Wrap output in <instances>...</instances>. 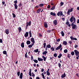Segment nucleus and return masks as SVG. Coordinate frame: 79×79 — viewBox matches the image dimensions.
Masks as SVG:
<instances>
[{
  "label": "nucleus",
  "mask_w": 79,
  "mask_h": 79,
  "mask_svg": "<svg viewBox=\"0 0 79 79\" xmlns=\"http://www.w3.org/2000/svg\"><path fill=\"white\" fill-rule=\"evenodd\" d=\"M69 43L70 44H72V41H69Z\"/></svg>",
  "instance_id": "obj_53"
},
{
  "label": "nucleus",
  "mask_w": 79,
  "mask_h": 79,
  "mask_svg": "<svg viewBox=\"0 0 79 79\" xmlns=\"http://www.w3.org/2000/svg\"><path fill=\"white\" fill-rule=\"evenodd\" d=\"M55 50H60V46L57 47Z\"/></svg>",
  "instance_id": "obj_33"
},
{
  "label": "nucleus",
  "mask_w": 79,
  "mask_h": 79,
  "mask_svg": "<svg viewBox=\"0 0 79 79\" xmlns=\"http://www.w3.org/2000/svg\"><path fill=\"white\" fill-rule=\"evenodd\" d=\"M33 61H34V62L36 63H38V60H33Z\"/></svg>",
  "instance_id": "obj_29"
},
{
  "label": "nucleus",
  "mask_w": 79,
  "mask_h": 79,
  "mask_svg": "<svg viewBox=\"0 0 79 79\" xmlns=\"http://www.w3.org/2000/svg\"><path fill=\"white\" fill-rule=\"evenodd\" d=\"M36 79H40V78H39V77H36Z\"/></svg>",
  "instance_id": "obj_63"
},
{
  "label": "nucleus",
  "mask_w": 79,
  "mask_h": 79,
  "mask_svg": "<svg viewBox=\"0 0 79 79\" xmlns=\"http://www.w3.org/2000/svg\"><path fill=\"white\" fill-rule=\"evenodd\" d=\"M21 45L22 48H24V42L22 43L21 44Z\"/></svg>",
  "instance_id": "obj_13"
},
{
  "label": "nucleus",
  "mask_w": 79,
  "mask_h": 79,
  "mask_svg": "<svg viewBox=\"0 0 79 79\" xmlns=\"http://www.w3.org/2000/svg\"><path fill=\"white\" fill-rule=\"evenodd\" d=\"M67 56L69 58L71 57V55L70 54H68L67 55Z\"/></svg>",
  "instance_id": "obj_38"
},
{
  "label": "nucleus",
  "mask_w": 79,
  "mask_h": 79,
  "mask_svg": "<svg viewBox=\"0 0 79 79\" xmlns=\"http://www.w3.org/2000/svg\"><path fill=\"white\" fill-rule=\"evenodd\" d=\"M25 58H27V52L26 53L25 55Z\"/></svg>",
  "instance_id": "obj_57"
},
{
  "label": "nucleus",
  "mask_w": 79,
  "mask_h": 79,
  "mask_svg": "<svg viewBox=\"0 0 79 79\" xmlns=\"http://www.w3.org/2000/svg\"><path fill=\"white\" fill-rule=\"evenodd\" d=\"M39 6L40 7H42V6H44V4H41L39 5Z\"/></svg>",
  "instance_id": "obj_31"
},
{
  "label": "nucleus",
  "mask_w": 79,
  "mask_h": 79,
  "mask_svg": "<svg viewBox=\"0 0 79 79\" xmlns=\"http://www.w3.org/2000/svg\"><path fill=\"white\" fill-rule=\"evenodd\" d=\"M40 11V8H39L36 11L37 13H39Z\"/></svg>",
  "instance_id": "obj_22"
},
{
  "label": "nucleus",
  "mask_w": 79,
  "mask_h": 79,
  "mask_svg": "<svg viewBox=\"0 0 79 79\" xmlns=\"http://www.w3.org/2000/svg\"><path fill=\"white\" fill-rule=\"evenodd\" d=\"M18 29L19 31V32H20L22 31L21 28L20 27H19Z\"/></svg>",
  "instance_id": "obj_20"
},
{
  "label": "nucleus",
  "mask_w": 79,
  "mask_h": 79,
  "mask_svg": "<svg viewBox=\"0 0 79 79\" xmlns=\"http://www.w3.org/2000/svg\"><path fill=\"white\" fill-rule=\"evenodd\" d=\"M5 32L6 34H8L10 33V31H9V30H8V29H7L6 30Z\"/></svg>",
  "instance_id": "obj_8"
},
{
  "label": "nucleus",
  "mask_w": 79,
  "mask_h": 79,
  "mask_svg": "<svg viewBox=\"0 0 79 79\" xmlns=\"http://www.w3.org/2000/svg\"><path fill=\"white\" fill-rule=\"evenodd\" d=\"M29 35L30 36L28 38H30V37H32V33H31V31H29Z\"/></svg>",
  "instance_id": "obj_15"
},
{
  "label": "nucleus",
  "mask_w": 79,
  "mask_h": 79,
  "mask_svg": "<svg viewBox=\"0 0 79 79\" xmlns=\"http://www.w3.org/2000/svg\"><path fill=\"white\" fill-rule=\"evenodd\" d=\"M3 54H4V55H6V51H4L3 52Z\"/></svg>",
  "instance_id": "obj_34"
},
{
  "label": "nucleus",
  "mask_w": 79,
  "mask_h": 79,
  "mask_svg": "<svg viewBox=\"0 0 79 79\" xmlns=\"http://www.w3.org/2000/svg\"><path fill=\"white\" fill-rule=\"evenodd\" d=\"M74 23H75L74 22H73L72 24H71V26L72 27V28L73 29H74L76 27H77V26L76 25L74 24Z\"/></svg>",
  "instance_id": "obj_2"
},
{
  "label": "nucleus",
  "mask_w": 79,
  "mask_h": 79,
  "mask_svg": "<svg viewBox=\"0 0 79 79\" xmlns=\"http://www.w3.org/2000/svg\"><path fill=\"white\" fill-rule=\"evenodd\" d=\"M60 6H63V5H64V3H63V2H61L60 3Z\"/></svg>",
  "instance_id": "obj_40"
},
{
  "label": "nucleus",
  "mask_w": 79,
  "mask_h": 79,
  "mask_svg": "<svg viewBox=\"0 0 79 79\" xmlns=\"http://www.w3.org/2000/svg\"><path fill=\"white\" fill-rule=\"evenodd\" d=\"M63 43L65 45H67V42L66 41H64Z\"/></svg>",
  "instance_id": "obj_28"
},
{
  "label": "nucleus",
  "mask_w": 79,
  "mask_h": 79,
  "mask_svg": "<svg viewBox=\"0 0 79 79\" xmlns=\"http://www.w3.org/2000/svg\"><path fill=\"white\" fill-rule=\"evenodd\" d=\"M77 23H79V19H78L77 20Z\"/></svg>",
  "instance_id": "obj_64"
},
{
  "label": "nucleus",
  "mask_w": 79,
  "mask_h": 79,
  "mask_svg": "<svg viewBox=\"0 0 79 79\" xmlns=\"http://www.w3.org/2000/svg\"><path fill=\"white\" fill-rule=\"evenodd\" d=\"M14 3H15V4H16V3H18V1H17V0L15 1H14Z\"/></svg>",
  "instance_id": "obj_49"
},
{
  "label": "nucleus",
  "mask_w": 79,
  "mask_h": 79,
  "mask_svg": "<svg viewBox=\"0 0 79 79\" xmlns=\"http://www.w3.org/2000/svg\"><path fill=\"white\" fill-rule=\"evenodd\" d=\"M28 35H29V33H28V32H26L24 35V37H28Z\"/></svg>",
  "instance_id": "obj_9"
},
{
  "label": "nucleus",
  "mask_w": 79,
  "mask_h": 79,
  "mask_svg": "<svg viewBox=\"0 0 79 79\" xmlns=\"http://www.w3.org/2000/svg\"><path fill=\"white\" fill-rule=\"evenodd\" d=\"M28 26H31V21H30L28 23Z\"/></svg>",
  "instance_id": "obj_36"
},
{
  "label": "nucleus",
  "mask_w": 79,
  "mask_h": 79,
  "mask_svg": "<svg viewBox=\"0 0 79 79\" xmlns=\"http://www.w3.org/2000/svg\"><path fill=\"white\" fill-rule=\"evenodd\" d=\"M57 42H60V38H59L57 40H56Z\"/></svg>",
  "instance_id": "obj_60"
},
{
  "label": "nucleus",
  "mask_w": 79,
  "mask_h": 79,
  "mask_svg": "<svg viewBox=\"0 0 79 79\" xmlns=\"http://www.w3.org/2000/svg\"><path fill=\"white\" fill-rule=\"evenodd\" d=\"M57 16H60V12H59L57 14Z\"/></svg>",
  "instance_id": "obj_58"
},
{
  "label": "nucleus",
  "mask_w": 79,
  "mask_h": 79,
  "mask_svg": "<svg viewBox=\"0 0 79 79\" xmlns=\"http://www.w3.org/2000/svg\"><path fill=\"white\" fill-rule=\"evenodd\" d=\"M31 41L32 42V43L35 44V41L34 40V38H32L31 39Z\"/></svg>",
  "instance_id": "obj_6"
},
{
  "label": "nucleus",
  "mask_w": 79,
  "mask_h": 79,
  "mask_svg": "<svg viewBox=\"0 0 79 79\" xmlns=\"http://www.w3.org/2000/svg\"><path fill=\"white\" fill-rule=\"evenodd\" d=\"M78 47V45H76L74 46V47H75V48H76Z\"/></svg>",
  "instance_id": "obj_54"
},
{
  "label": "nucleus",
  "mask_w": 79,
  "mask_h": 79,
  "mask_svg": "<svg viewBox=\"0 0 79 79\" xmlns=\"http://www.w3.org/2000/svg\"><path fill=\"white\" fill-rule=\"evenodd\" d=\"M71 55L73 56L74 55V52L72 51V52H71Z\"/></svg>",
  "instance_id": "obj_41"
},
{
  "label": "nucleus",
  "mask_w": 79,
  "mask_h": 79,
  "mask_svg": "<svg viewBox=\"0 0 79 79\" xmlns=\"http://www.w3.org/2000/svg\"><path fill=\"white\" fill-rule=\"evenodd\" d=\"M14 6L15 7V10H16V9L18 8V5H17V4H15Z\"/></svg>",
  "instance_id": "obj_17"
},
{
  "label": "nucleus",
  "mask_w": 79,
  "mask_h": 79,
  "mask_svg": "<svg viewBox=\"0 0 79 79\" xmlns=\"http://www.w3.org/2000/svg\"><path fill=\"white\" fill-rule=\"evenodd\" d=\"M55 6H53L52 7L51 9V10H54V9H55Z\"/></svg>",
  "instance_id": "obj_32"
},
{
  "label": "nucleus",
  "mask_w": 79,
  "mask_h": 79,
  "mask_svg": "<svg viewBox=\"0 0 79 79\" xmlns=\"http://www.w3.org/2000/svg\"><path fill=\"white\" fill-rule=\"evenodd\" d=\"M60 16H64V15L63 14V12L60 11Z\"/></svg>",
  "instance_id": "obj_19"
},
{
  "label": "nucleus",
  "mask_w": 79,
  "mask_h": 79,
  "mask_svg": "<svg viewBox=\"0 0 79 79\" xmlns=\"http://www.w3.org/2000/svg\"><path fill=\"white\" fill-rule=\"evenodd\" d=\"M38 52H39V49H35L34 51V52H35V53H37Z\"/></svg>",
  "instance_id": "obj_24"
},
{
  "label": "nucleus",
  "mask_w": 79,
  "mask_h": 79,
  "mask_svg": "<svg viewBox=\"0 0 79 79\" xmlns=\"http://www.w3.org/2000/svg\"><path fill=\"white\" fill-rule=\"evenodd\" d=\"M18 76H19V75H20V72H18L17 73Z\"/></svg>",
  "instance_id": "obj_39"
},
{
  "label": "nucleus",
  "mask_w": 79,
  "mask_h": 79,
  "mask_svg": "<svg viewBox=\"0 0 79 79\" xmlns=\"http://www.w3.org/2000/svg\"><path fill=\"white\" fill-rule=\"evenodd\" d=\"M54 56H55V57H56L57 56V54L56 53H55L54 54Z\"/></svg>",
  "instance_id": "obj_52"
},
{
  "label": "nucleus",
  "mask_w": 79,
  "mask_h": 79,
  "mask_svg": "<svg viewBox=\"0 0 79 79\" xmlns=\"http://www.w3.org/2000/svg\"><path fill=\"white\" fill-rule=\"evenodd\" d=\"M61 77L62 78H64V77H66V74H65V73H64V74H63L61 76Z\"/></svg>",
  "instance_id": "obj_18"
},
{
  "label": "nucleus",
  "mask_w": 79,
  "mask_h": 79,
  "mask_svg": "<svg viewBox=\"0 0 79 79\" xmlns=\"http://www.w3.org/2000/svg\"><path fill=\"white\" fill-rule=\"evenodd\" d=\"M38 35H39V37H42V34H40V33H39L38 34Z\"/></svg>",
  "instance_id": "obj_46"
},
{
  "label": "nucleus",
  "mask_w": 79,
  "mask_h": 79,
  "mask_svg": "<svg viewBox=\"0 0 79 79\" xmlns=\"http://www.w3.org/2000/svg\"><path fill=\"white\" fill-rule=\"evenodd\" d=\"M64 53H67V52H68V50L67 49H65L64 50Z\"/></svg>",
  "instance_id": "obj_43"
},
{
  "label": "nucleus",
  "mask_w": 79,
  "mask_h": 79,
  "mask_svg": "<svg viewBox=\"0 0 79 79\" xmlns=\"http://www.w3.org/2000/svg\"><path fill=\"white\" fill-rule=\"evenodd\" d=\"M28 22H27L26 23V28H27V27H28V26H29Z\"/></svg>",
  "instance_id": "obj_48"
},
{
  "label": "nucleus",
  "mask_w": 79,
  "mask_h": 79,
  "mask_svg": "<svg viewBox=\"0 0 79 79\" xmlns=\"http://www.w3.org/2000/svg\"><path fill=\"white\" fill-rule=\"evenodd\" d=\"M29 75L30 76H32V74H31V73H29Z\"/></svg>",
  "instance_id": "obj_61"
},
{
  "label": "nucleus",
  "mask_w": 79,
  "mask_h": 79,
  "mask_svg": "<svg viewBox=\"0 0 79 79\" xmlns=\"http://www.w3.org/2000/svg\"><path fill=\"white\" fill-rule=\"evenodd\" d=\"M23 73H20V74L19 76V78H20V79H22L23 78Z\"/></svg>",
  "instance_id": "obj_14"
},
{
  "label": "nucleus",
  "mask_w": 79,
  "mask_h": 79,
  "mask_svg": "<svg viewBox=\"0 0 79 79\" xmlns=\"http://www.w3.org/2000/svg\"><path fill=\"white\" fill-rule=\"evenodd\" d=\"M70 38L71 39V40H77V38H74L73 36H71L70 37Z\"/></svg>",
  "instance_id": "obj_5"
},
{
  "label": "nucleus",
  "mask_w": 79,
  "mask_h": 79,
  "mask_svg": "<svg viewBox=\"0 0 79 79\" xmlns=\"http://www.w3.org/2000/svg\"><path fill=\"white\" fill-rule=\"evenodd\" d=\"M38 60L39 61H42L44 60L42 58H40V57H38Z\"/></svg>",
  "instance_id": "obj_12"
},
{
  "label": "nucleus",
  "mask_w": 79,
  "mask_h": 79,
  "mask_svg": "<svg viewBox=\"0 0 79 79\" xmlns=\"http://www.w3.org/2000/svg\"><path fill=\"white\" fill-rule=\"evenodd\" d=\"M41 76L42 77L43 79H45V76H44V73H41Z\"/></svg>",
  "instance_id": "obj_27"
},
{
  "label": "nucleus",
  "mask_w": 79,
  "mask_h": 79,
  "mask_svg": "<svg viewBox=\"0 0 79 79\" xmlns=\"http://www.w3.org/2000/svg\"><path fill=\"white\" fill-rule=\"evenodd\" d=\"M3 42V41L2 39H0V43H2Z\"/></svg>",
  "instance_id": "obj_55"
},
{
  "label": "nucleus",
  "mask_w": 79,
  "mask_h": 79,
  "mask_svg": "<svg viewBox=\"0 0 79 79\" xmlns=\"http://www.w3.org/2000/svg\"><path fill=\"white\" fill-rule=\"evenodd\" d=\"M28 48H31V47H32V45H31V44L29 45L28 46Z\"/></svg>",
  "instance_id": "obj_45"
},
{
  "label": "nucleus",
  "mask_w": 79,
  "mask_h": 79,
  "mask_svg": "<svg viewBox=\"0 0 79 79\" xmlns=\"http://www.w3.org/2000/svg\"><path fill=\"white\" fill-rule=\"evenodd\" d=\"M12 15H13V18H15V17H16V15H15V14L12 13Z\"/></svg>",
  "instance_id": "obj_50"
},
{
  "label": "nucleus",
  "mask_w": 79,
  "mask_h": 79,
  "mask_svg": "<svg viewBox=\"0 0 79 79\" xmlns=\"http://www.w3.org/2000/svg\"><path fill=\"white\" fill-rule=\"evenodd\" d=\"M70 21L71 23H73V21L74 23H76V19L73 16H72L70 19Z\"/></svg>",
  "instance_id": "obj_1"
},
{
  "label": "nucleus",
  "mask_w": 79,
  "mask_h": 79,
  "mask_svg": "<svg viewBox=\"0 0 79 79\" xmlns=\"http://www.w3.org/2000/svg\"><path fill=\"white\" fill-rule=\"evenodd\" d=\"M21 6H22V4H21V3H20L19 5V6L21 8Z\"/></svg>",
  "instance_id": "obj_47"
},
{
  "label": "nucleus",
  "mask_w": 79,
  "mask_h": 79,
  "mask_svg": "<svg viewBox=\"0 0 79 79\" xmlns=\"http://www.w3.org/2000/svg\"><path fill=\"white\" fill-rule=\"evenodd\" d=\"M74 52L75 53V54L76 55V56H78V57H79V51H77V50H75L74 51Z\"/></svg>",
  "instance_id": "obj_3"
},
{
  "label": "nucleus",
  "mask_w": 79,
  "mask_h": 79,
  "mask_svg": "<svg viewBox=\"0 0 79 79\" xmlns=\"http://www.w3.org/2000/svg\"><path fill=\"white\" fill-rule=\"evenodd\" d=\"M44 26L45 28H47V27H48L47 23H46V22H44Z\"/></svg>",
  "instance_id": "obj_11"
},
{
  "label": "nucleus",
  "mask_w": 79,
  "mask_h": 79,
  "mask_svg": "<svg viewBox=\"0 0 79 79\" xmlns=\"http://www.w3.org/2000/svg\"><path fill=\"white\" fill-rule=\"evenodd\" d=\"M73 10V8H71V9H69L68 10V11L67 13V15H69L70 13V12H72V11Z\"/></svg>",
  "instance_id": "obj_4"
},
{
  "label": "nucleus",
  "mask_w": 79,
  "mask_h": 79,
  "mask_svg": "<svg viewBox=\"0 0 79 79\" xmlns=\"http://www.w3.org/2000/svg\"><path fill=\"white\" fill-rule=\"evenodd\" d=\"M61 34L62 36H64V32H63V31H62L61 32Z\"/></svg>",
  "instance_id": "obj_30"
},
{
  "label": "nucleus",
  "mask_w": 79,
  "mask_h": 79,
  "mask_svg": "<svg viewBox=\"0 0 79 79\" xmlns=\"http://www.w3.org/2000/svg\"><path fill=\"white\" fill-rule=\"evenodd\" d=\"M43 45H44V48H45V47H46V43H44L43 44Z\"/></svg>",
  "instance_id": "obj_42"
},
{
  "label": "nucleus",
  "mask_w": 79,
  "mask_h": 79,
  "mask_svg": "<svg viewBox=\"0 0 79 79\" xmlns=\"http://www.w3.org/2000/svg\"><path fill=\"white\" fill-rule=\"evenodd\" d=\"M51 31H52V30H47V32H48V33H50Z\"/></svg>",
  "instance_id": "obj_44"
},
{
  "label": "nucleus",
  "mask_w": 79,
  "mask_h": 79,
  "mask_svg": "<svg viewBox=\"0 0 79 79\" xmlns=\"http://www.w3.org/2000/svg\"><path fill=\"white\" fill-rule=\"evenodd\" d=\"M47 72V75L48 76H50V73H49V72Z\"/></svg>",
  "instance_id": "obj_37"
},
{
  "label": "nucleus",
  "mask_w": 79,
  "mask_h": 79,
  "mask_svg": "<svg viewBox=\"0 0 79 79\" xmlns=\"http://www.w3.org/2000/svg\"><path fill=\"white\" fill-rule=\"evenodd\" d=\"M48 52L47 51H45L44 52H43V55H45H45H46V54H47V53Z\"/></svg>",
  "instance_id": "obj_23"
},
{
  "label": "nucleus",
  "mask_w": 79,
  "mask_h": 79,
  "mask_svg": "<svg viewBox=\"0 0 79 79\" xmlns=\"http://www.w3.org/2000/svg\"><path fill=\"white\" fill-rule=\"evenodd\" d=\"M50 15H53V16H56V14H55V13L51 12L50 13Z\"/></svg>",
  "instance_id": "obj_10"
},
{
  "label": "nucleus",
  "mask_w": 79,
  "mask_h": 79,
  "mask_svg": "<svg viewBox=\"0 0 79 79\" xmlns=\"http://www.w3.org/2000/svg\"><path fill=\"white\" fill-rule=\"evenodd\" d=\"M46 47L48 48H51V45L50 44H48L46 46Z\"/></svg>",
  "instance_id": "obj_21"
},
{
  "label": "nucleus",
  "mask_w": 79,
  "mask_h": 79,
  "mask_svg": "<svg viewBox=\"0 0 79 79\" xmlns=\"http://www.w3.org/2000/svg\"><path fill=\"white\" fill-rule=\"evenodd\" d=\"M31 60L32 61L33 60H34V58H33V56H32V55H31Z\"/></svg>",
  "instance_id": "obj_51"
},
{
  "label": "nucleus",
  "mask_w": 79,
  "mask_h": 79,
  "mask_svg": "<svg viewBox=\"0 0 79 79\" xmlns=\"http://www.w3.org/2000/svg\"><path fill=\"white\" fill-rule=\"evenodd\" d=\"M41 71L42 73L44 72V69H41Z\"/></svg>",
  "instance_id": "obj_56"
},
{
  "label": "nucleus",
  "mask_w": 79,
  "mask_h": 79,
  "mask_svg": "<svg viewBox=\"0 0 79 79\" xmlns=\"http://www.w3.org/2000/svg\"><path fill=\"white\" fill-rule=\"evenodd\" d=\"M42 57L44 59V61H46V59L47 58V57H45V56H43Z\"/></svg>",
  "instance_id": "obj_26"
},
{
  "label": "nucleus",
  "mask_w": 79,
  "mask_h": 79,
  "mask_svg": "<svg viewBox=\"0 0 79 79\" xmlns=\"http://www.w3.org/2000/svg\"><path fill=\"white\" fill-rule=\"evenodd\" d=\"M53 23L55 26H56L57 24V20H54L53 22Z\"/></svg>",
  "instance_id": "obj_7"
},
{
  "label": "nucleus",
  "mask_w": 79,
  "mask_h": 79,
  "mask_svg": "<svg viewBox=\"0 0 79 79\" xmlns=\"http://www.w3.org/2000/svg\"><path fill=\"white\" fill-rule=\"evenodd\" d=\"M48 8H50V6L48 5L47 7Z\"/></svg>",
  "instance_id": "obj_59"
},
{
  "label": "nucleus",
  "mask_w": 79,
  "mask_h": 79,
  "mask_svg": "<svg viewBox=\"0 0 79 79\" xmlns=\"http://www.w3.org/2000/svg\"><path fill=\"white\" fill-rule=\"evenodd\" d=\"M65 24H66V25H69V22L68 21H67Z\"/></svg>",
  "instance_id": "obj_35"
},
{
  "label": "nucleus",
  "mask_w": 79,
  "mask_h": 79,
  "mask_svg": "<svg viewBox=\"0 0 79 79\" xmlns=\"http://www.w3.org/2000/svg\"><path fill=\"white\" fill-rule=\"evenodd\" d=\"M39 6H35V8H39Z\"/></svg>",
  "instance_id": "obj_62"
},
{
  "label": "nucleus",
  "mask_w": 79,
  "mask_h": 79,
  "mask_svg": "<svg viewBox=\"0 0 79 79\" xmlns=\"http://www.w3.org/2000/svg\"><path fill=\"white\" fill-rule=\"evenodd\" d=\"M26 43L27 45H29V44H31V41L30 40H27Z\"/></svg>",
  "instance_id": "obj_16"
},
{
  "label": "nucleus",
  "mask_w": 79,
  "mask_h": 79,
  "mask_svg": "<svg viewBox=\"0 0 79 79\" xmlns=\"http://www.w3.org/2000/svg\"><path fill=\"white\" fill-rule=\"evenodd\" d=\"M50 50H52V51H55V49L54 48V47H52L50 48Z\"/></svg>",
  "instance_id": "obj_25"
}]
</instances>
